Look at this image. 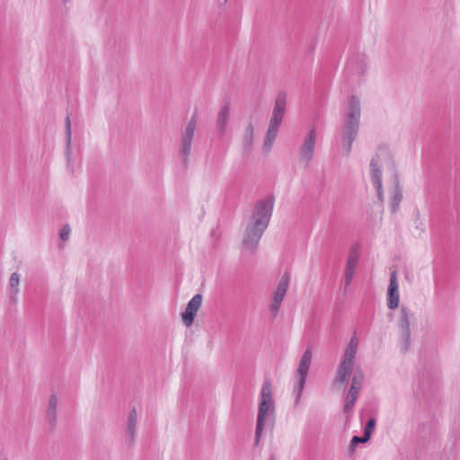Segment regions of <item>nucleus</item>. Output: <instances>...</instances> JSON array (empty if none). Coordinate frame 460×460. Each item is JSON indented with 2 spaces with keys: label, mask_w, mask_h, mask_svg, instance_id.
<instances>
[{
  "label": "nucleus",
  "mask_w": 460,
  "mask_h": 460,
  "mask_svg": "<svg viewBox=\"0 0 460 460\" xmlns=\"http://www.w3.org/2000/svg\"><path fill=\"white\" fill-rule=\"evenodd\" d=\"M402 191L400 187L399 181L396 180L395 185H394L392 196H391L390 206H391L392 212L394 213L397 211L399 205L402 201Z\"/></svg>",
  "instance_id": "obj_18"
},
{
  "label": "nucleus",
  "mask_w": 460,
  "mask_h": 460,
  "mask_svg": "<svg viewBox=\"0 0 460 460\" xmlns=\"http://www.w3.org/2000/svg\"><path fill=\"white\" fill-rule=\"evenodd\" d=\"M380 157L379 155H375L370 161V174L372 184H377L380 187L382 182V172L379 165Z\"/></svg>",
  "instance_id": "obj_15"
},
{
  "label": "nucleus",
  "mask_w": 460,
  "mask_h": 460,
  "mask_svg": "<svg viewBox=\"0 0 460 460\" xmlns=\"http://www.w3.org/2000/svg\"><path fill=\"white\" fill-rule=\"evenodd\" d=\"M197 121L195 115L192 116L190 120L188 122L184 132L182 133L181 139V154L183 157V164L185 166L188 165L189 163V155L191 150L192 139L194 137V132L196 129Z\"/></svg>",
  "instance_id": "obj_7"
},
{
  "label": "nucleus",
  "mask_w": 460,
  "mask_h": 460,
  "mask_svg": "<svg viewBox=\"0 0 460 460\" xmlns=\"http://www.w3.org/2000/svg\"><path fill=\"white\" fill-rule=\"evenodd\" d=\"M137 423V411L135 408H133L128 414V424H127V433H128V440H129L130 444H132L135 441Z\"/></svg>",
  "instance_id": "obj_16"
},
{
  "label": "nucleus",
  "mask_w": 460,
  "mask_h": 460,
  "mask_svg": "<svg viewBox=\"0 0 460 460\" xmlns=\"http://www.w3.org/2000/svg\"><path fill=\"white\" fill-rule=\"evenodd\" d=\"M398 289L397 272L394 270L390 274L387 289V307L391 310L397 308L399 305L400 295Z\"/></svg>",
  "instance_id": "obj_11"
},
{
  "label": "nucleus",
  "mask_w": 460,
  "mask_h": 460,
  "mask_svg": "<svg viewBox=\"0 0 460 460\" xmlns=\"http://www.w3.org/2000/svg\"><path fill=\"white\" fill-rule=\"evenodd\" d=\"M230 118V108L228 103H224L218 111L217 118V132L220 136H224L226 130L227 123Z\"/></svg>",
  "instance_id": "obj_13"
},
{
  "label": "nucleus",
  "mask_w": 460,
  "mask_h": 460,
  "mask_svg": "<svg viewBox=\"0 0 460 460\" xmlns=\"http://www.w3.org/2000/svg\"><path fill=\"white\" fill-rule=\"evenodd\" d=\"M202 303V295L196 294L187 304L185 311L182 313V320L186 326L192 324L194 318Z\"/></svg>",
  "instance_id": "obj_12"
},
{
  "label": "nucleus",
  "mask_w": 460,
  "mask_h": 460,
  "mask_svg": "<svg viewBox=\"0 0 460 460\" xmlns=\"http://www.w3.org/2000/svg\"><path fill=\"white\" fill-rule=\"evenodd\" d=\"M66 157L69 160L71 155V121L69 116L66 118Z\"/></svg>",
  "instance_id": "obj_22"
},
{
  "label": "nucleus",
  "mask_w": 460,
  "mask_h": 460,
  "mask_svg": "<svg viewBox=\"0 0 460 460\" xmlns=\"http://www.w3.org/2000/svg\"><path fill=\"white\" fill-rule=\"evenodd\" d=\"M274 203V196L268 195L260 199L254 206L252 223L246 227L243 241V248L250 252H255L264 231L269 226Z\"/></svg>",
  "instance_id": "obj_1"
},
{
  "label": "nucleus",
  "mask_w": 460,
  "mask_h": 460,
  "mask_svg": "<svg viewBox=\"0 0 460 460\" xmlns=\"http://www.w3.org/2000/svg\"><path fill=\"white\" fill-rule=\"evenodd\" d=\"M369 440L368 438H366V435L363 434V436L359 437V436H353L351 440H350V444H349V448L351 450L354 449V447L359 444V443H366Z\"/></svg>",
  "instance_id": "obj_24"
},
{
  "label": "nucleus",
  "mask_w": 460,
  "mask_h": 460,
  "mask_svg": "<svg viewBox=\"0 0 460 460\" xmlns=\"http://www.w3.org/2000/svg\"><path fill=\"white\" fill-rule=\"evenodd\" d=\"M20 275L17 272H13L9 279V288L12 291V298L15 296L19 292Z\"/></svg>",
  "instance_id": "obj_20"
},
{
  "label": "nucleus",
  "mask_w": 460,
  "mask_h": 460,
  "mask_svg": "<svg viewBox=\"0 0 460 460\" xmlns=\"http://www.w3.org/2000/svg\"><path fill=\"white\" fill-rule=\"evenodd\" d=\"M227 0H225V2H226Z\"/></svg>",
  "instance_id": "obj_33"
},
{
  "label": "nucleus",
  "mask_w": 460,
  "mask_h": 460,
  "mask_svg": "<svg viewBox=\"0 0 460 460\" xmlns=\"http://www.w3.org/2000/svg\"><path fill=\"white\" fill-rule=\"evenodd\" d=\"M268 460H275L274 456H273V455H271V456L269 457V459H268Z\"/></svg>",
  "instance_id": "obj_30"
},
{
  "label": "nucleus",
  "mask_w": 460,
  "mask_h": 460,
  "mask_svg": "<svg viewBox=\"0 0 460 460\" xmlns=\"http://www.w3.org/2000/svg\"><path fill=\"white\" fill-rule=\"evenodd\" d=\"M315 140L316 131L314 128L308 132L299 150L300 159L306 164L313 159L315 148Z\"/></svg>",
  "instance_id": "obj_10"
},
{
  "label": "nucleus",
  "mask_w": 460,
  "mask_h": 460,
  "mask_svg": "<svg viewBox=\"0 0 460 460\" xmlns=\"http://www.w3.org/2000/svg\"><path fill=\"white\" fill-rule=\"evenodd\" d=\"M271 407H273L272 385H271L270 380L267 379L263 382L261 391V402L259 404L256 431H255L256 444H258L261 439L262 430H263V428L265 425V418Z\"/></svg>",
  "instance_id": "obj_4"
},
{
  "label": "nucleus",
  "mask_w": 460,
  "mask_h": 460,
  "mask_svg": "<svg viewBox=\"0 0 460 460\" xmlns=\"http://www.w3.org/2000/svg\"><path fill=\"white\" fill-rule=\"evenodd\" d=\"M355 360V348L350 346L346 349L341 364L338 367L335 384H347L349 382Z\"/></svg>",
  "instance_id": "obj_6"
},
{
  "label": "nucleus",
  "mask_w": 460,
  "mask_h": 460,
  "mask_svg": "<svg viewBox=\"0 0 460 460\" xmlns=\"http://www.w3.org/2000/svg\"><path fill=\"white\" fill-rule=\"evenodd\" d=\"M253 139V126L252 122L249 123L247 128H245L243 134V146L244 148L249 149L252 146Z\"/></svg>",
  "instance_id": "obj_21"
},
{
  "label": "nucleus",
  "mask_w": 460,
  "mask_h": 460,
  "mask_svg": "<svg viewBox=\"0 0 460 460\" xmlns=\"http://www.w3.org/2000/svg\"><path fill=\"white\" fill-rule=\"evenodd\" d=\"M401 332V351L406 353L411 348L410 314L405 307L401 308V319L399 323Z\"/></svg>",
  "instance_id": "obj_9"
},
{
  "label": "nucleus",
  "mask_w": 460,
  "mask_h": 460,
  "mask_svg": "<svg viewBox=\"0 0 460 460\" xmlns=\"http://www.w3.org/2000/svg\"><path fill=\"white\" fill-rule=\"evenodd\" d=\"M358 394L359 391L355 390L354 387H349L343 408L345 413H349V411H352L354 404L358 399Z\"/></svg>",
  "instance_id": "obj_19"
},
{
  "label": "nucleus",
  "mask_w": 460,
  "mask_h": 460,
  "mask_svg": "<svg viewBox=\"0 0 460 460\" xmlns=\"http://www.w3.org/2000/svg\"><path fill=\"white\" fill-rule=\"evenodd\" d=\"M70 231H71V230H70L69 226H68V225H65V226L61 228L60 232H59V236H60V238H61L63 241H66V240H68V238H69V234H70Z\"/></svg>",
  "instance_id": "obj_26"
},
{
  "label": "nucleus",
  "mask_w": 460,
  "mask_h": 460,
  "mask_svg": "<svg viewBox=\"0 0 460 460\" xmlns=\"http://www.w3.org/2000/svg\"><path fill=\"white\" fill-rule=\"evenodd\" d=\"M373 186L375 187V189L376 190L378 199L380 201H383L384 200V192H383L382 182H380V187H378L377 184H373Z\"/></svg>",
  "instance_id": "obj_27"
},
{
  "label": "nucleus",
  "mask_w": 460,
  "mask_h": 460,
  "mask_svg": "<svg viewBox=\"0 0 460 460\" xmlns=\"http://www.w3.org/2000/svg\"><path fill=\"white\" fill-rule=\"evenodd\" d=\"M363 381V375L361 373L354 375L352 377L350 387H354L355 390L359 391Z\"/></svg>",
  "instance_id": "obj_25"
},
{
  "label": "nucleus",
  "mask_w": 460,
  "mask_h": 460,
  "mask_svg": "<svg viewBox=\"0 0 460 460\" xmlns=\"http://www.w3.org/2000/svg\"><path fill=\"white\" fill-rule=\"evenodd\" d=\"M356 62H357V58H350L349 63H348V69H353V66L356 64Z\"/></svg>",
  "instance_id": "obj_29"
},
{
  "label": "nucleus",
  "mask_w": 460,
  "mask_h": 460,
  "mask_svg": "<svg viewBox=\"0 0 460 460\" xmlns=\"http://www.w3.org/2000/svg\"><path fill=\"white\" fill-rule=\"evenodd\" d=\"M47 416L51 424H55L58 420V398L56 394H52L49 397Z\"/></svg>",
  "instance_id": "obj_17"
},
{
  "label": "nucleus",
  "mask_w": 460,
  "mask_h": 460,
  "mask_svg": "<svg viewBox=\"0 0 460 460\" xmlns=\"http://www.w3.org/2000/svg\"><path fill=\"white\" fill-rule=\"evenodd\" d=\"M286 99L287 95L285 93L280 92L278 93L262 146L265 153H269L271 150L278 135L286 111Z\"/></svg>",
  "instance_id": "obj_3"
},
{
  "label": "nucleus",
  "mask_w": 460,
  "mask_h": 460,
  "mask_svg": "<svg viewBox=\"0 0 460 460\" xmlns=\"http://www.w3.org/2000/svg\"><path fill=\"white\" fill-rule=\"evenodd\" d=\"M357 345H358V341L356 340V338H355V337H353V338L350 340V341H349V345L347 346V348H346V349H349L350 346H352V347H354V348H355V353H356V352H357Z\"/></svg>",
  "instance_id": "obj_28"
},
{
  "label": "nucleus",
  "mask_w": 460,
  "mask_h": 460,
  "mask_svg": "<svg viewBox=\"0 0 460 460\" xmlns=\"http://www.w3.org/2000/svg\"><path fill=\"white\" fill-rule=\"evenodd\" d=\"M360 119V102L356 96H351L349 100L344 125L341 130V143L348 155L352 148V144L356 139L359 129Z\"/></svg>",
  "instance_id": "obj_2"
},
{
  "label": "nucleus",
  "mask_w": 460,
  "mask_h": 460,
  "mask_svg": "<svg viewBox=\"0 0 460 460\" xmlns=\"http://www.w3.org/2000/svg\"><path fill=\"white\" fill-rule=\"evenodd\" d=\"M376 419L375 418H370L366 426H365V429H364V434L366 435V438H368L370 439L371 438V435L375 429V427H376Z\"/></svg>",
  "instance_id": "obj_23"
},
{
  "label": "nucleus",
  "mask_w": 460,
  "mask_h": 460,
  "mask_svg": "<svg viewBox=\"0 0 460 460\" xmlns=\"http://www.w3.org/2000/svg\"><path fill=\"white\" fill-rule=\"evenodd\" d=\"M358 256L357 252L351 251L349 256L348 258V261L345 268V285L349 286L351 283L353 279L357 265H358Z\"/></svg>",
  "instance_id": "obj_14"
},
{
  "label": "nucleus",
  "mask_w": 460,
  "mask_h": 460,
  "mask_svg": "<svg viewBox=\"0 0 460 460\" xmlns=\"http://www.w3.org/2000/svg\"><path fill=\"white\" fill-rule=\"evenodd\" d=\"M289 279V273L285 272L282 275L275 292L273 293L272 302L270 306V313L273 316H276L279 311L281 303L288 288Z\"/></svg>",
  "instance_id": "obj_8"
},
{
  "label": "nucleus",
  "mask_w": 460,
  "mask_h": 460,
  "mask_svg": "<svg viewBox=\"0 0 460 460\" xmlns=\"http://www.w3.org/2000/svg\"><path fill=\"white\" fill-rule=\"evenodd\" d=\"M312 361V351L310 348H307L306 350L304 352L303 356L300 358V361L298 363L296 372V383L294 386V394H296V402L298 403L300 401L305 381L308 376V371L310 368Z\"/></svg>",
  "instance_id": "obj_5"
},
{
  "label": "nucleus",
  "mask_w": 460,
  "mask_h": 460,
  "mask_svg": "<svg viewBox=\"0 0 460 460\" xmlns=\"http://www.w3.org/2000/svg\"><path fill=\"white\" fill-rule=\"evenodd\" d=\"M67 0H64V2H66Z\"/></svg>",
  "instance_id": "obj_31"
},
{
  "label": "nucleus",
  "mask_w": 460,
  "mask_h": 460,
  "mask_svg": "<svg viewBox=\"0 0 460 460\" xmlns=\"http://www.w3.org/2000/svg\"><path fill=\"white\" fill-rule=\"evenodd\" d=\"M3 460H7L6 458L3 459Z\"/></svg>",
  "instance_id": "obj_32"
}]
</instances>
